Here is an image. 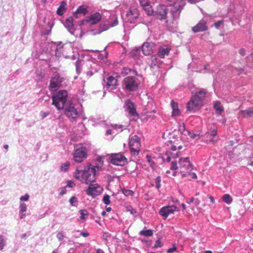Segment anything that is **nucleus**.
<instances>
[{
  "label": "nucleus",
  "instance_id": "obj_1",
  "mask_svg": "<svg viewBox=\"0 0 253 253\" xmlns=\"http://www.w3.org/2000/svg\"><path fill=\"white\" fill-rule=\"evenodd\" d=\"M101 166L89 164L85 166L83 170L77 168L74 173V177L82 183L88 185L94 183L96 179L97 171Z\"/></svg>",
  "mask_w": 253,
  "mask_h": 253
},
{
  "label": "nucleus",
  "instance_id": "obj_2",
  "mask_svg": "<svg viewBox=\"0 0 253 253\" xmlns=\"http://www.w3.org/2000/svg\"><path fill=\"white\" fill-rule=\"evenodd\" d=\"M170 169L172 170L178 169L182 177H184L187 176L188 173L192 170L193 166L190 162L189 158H181L178 160V166L176 161H172Z\"/></svg>",
  "mask_w": 253,
  "mask_h": 253
},
{
  "label": "nucleus",
  "instance_id": "obj_3",
  "mask_svg": "<svg viewBox=\"0 0 253 253\" xmlns=\"http://www.w3.org/2000/svg\"><path fill=\"white\" fill-rule=\"evenodd\" d=\"M207 93L206 89H202L192 95L190 100L186 104L187 110L195 112L199 110L203 104V100Z\"/></svg>",
  "mask_w": 253,
  "mask_h": 253
},
{
  "label": "nucleus",
  "instance_id": "obj_4",
  "mask_svg": "<svg viewBox=\"0 0 253 253\" xmlns=\"http://www.w3.org/2000/svg\"><path fill=\"white\" fill-rule=\"evenodd\" d=\"M135 76H128L125 77L122 83V87L126 92L137 91L141 84L142 77L137 75L135 71Z\"/></svg>",
  "mask_w": 253,
  "mask_h": 253
},
{
  "label": "nucleus",
  "instance_id": "obj_5",
  "mask_svg": "<svg viewBox=\"0 0 253 253\" xmlns=\"http://www.w3.org/2000/svg\"><path fill=\"white\" fill-rule=\"evenodd\" d=\"M68 97V92L66 90H59L57 93L52 96V104L54 105L58 110L63 109L66 105Z\"/></svg>",
  "mask_w": 253,
  "mask_h": 253
},
{
  "label": "nucleus",
  "instance_id": "obj_6",
  "mask_svg": "<svg viewBox=\"0 0 253 253\" xmlns=\"http://www.w3.org/2000/svg\"><path fill=\"white\" fill-rule=\"evenodd\" d=\"M87 149L82 144H79L75 147L74 159L77 163H81L86 157Z\"/></svg>",
  "mask_w": 253,
  "mask_h": 253
},
{
  "label": "nucleus",
  "instance_id": "obj_7",
  "mask_svg": "<svg viewBox=\"0 0 253 253\" xmlns=\"http://www.w3.org/2000/svg\"><path fill=\"white\" fill-rule=\"evenodd\" d=\"M55 47V55L57 57H63L65 58H70L71 56L69 55V53H71L72 48L70 46H66L62 45L61 43H58L57 45L54 44Z\"/></svg>",
  "mask_w": 253,
  "mask_h": 253
},
{
  "label": "nucleus",
  "instance_id": "obj_8",
  "mask_svg": "<svg viewBox=\"0 0 253 253\" xmlns=\"http://www.w3.org/2000/svg\"><path fill=\"white\" fill-rule=\"evenodd\" d=\"M64 80V78L61 77L59 74H54L50 81L49 90L52 92L56 91L59 88L62 86Z\"/></svg>",
  "mask_w": 253,
  "mask_h": 253
},
{
  "label": "nucleus",
  "instance_id": "obj_9",
  "mask_svg": "<svg viewBox=\"0 0 253 253\" xmlns=\"http://www.w3.org/2000/svg\"><path fill=\"white\" fill-rule=\"evenodd\" d=\"M65 114L71 121H76L79 115V112L75 108L74 104L69 103L65 106Z\"/></svg>",
  "mask_w": 253,
  "mask_h": 253
},
{
  "label": "nucleus",
  "instance_id": "obj_10",
  "mask_svg": "<svg viewBox=\"0 0 253 253\" xmlns=\"http://www.w3.org/2000/svg\"><path fill=\"white\" fill-rule=\"evenodd\" d=\"M88 185L85 192L88 196H91L92 198L100 195L103 191V188L99 184L92 183Z\"/></svg>",
  "mask_w": 253,
  "mask_h": 253
},
{
  "label": "nucleus",
  "instance_id": "obj_11",
  "mask_svg": "<svg viewBox=\"0 0 253 253\" xmlns=\"http://www.w3.org/2000/svg\"><path fill=\"white\" fill-rule=\"evenodd\" d=\"M139 16V12L136 6H130L126 14V19L130 23H135L137 22Z\"/></svg>",
  "mask_w": 253,
  "mask_h": 253
},
{
  "label": "nucleus",
  "instance_id": "obj_12",
  "mask_svg": "<svg viewBox=\"0 0 253 253\" xmlns=\"http://www.w3.org/2000/svg\"><path fill=\"white\" fill-rule=\"evenodd\" d=\"M129 145L130 151L133 155H136L138 154L141 146L139 137L136 135L132 136L130 138Z\"/></svg>",
  "mask_w": 253,
  "mask_h": 253
},
{
  "label": "nucleus",
  "instance_id": "obj_13",
  "mask_svg": "<svg viewBox=\"0 0 253 253\" xmlns=\"http://www.w3.org/2000/svg\"><path fill=\"white\" fill-rule=\"evenodd\" d=\"M126 162V158L121 153L113 154L110 156V163L114 165L122 166Z\"/></svg>",
  "mask_w": 253,
  "mask_h": 253
},
{
  "label": "nucleus",
  "instance_id": "obj_14",
  "mask_svg": "<svg viewBox=\"0 0 253 253\" xmlns=\"http://www.w3.org/2000/svg\"><path fill=\"white\" fill-rule=\"evenodd\" d=\"M124 108L126 112L130 116L138 117V115L136 112L134 104L129 99H127L125 102Z\"/></svg>",
  "mask_w": 253,
  "mask_h": 253
},
{
  "label": "nucleus",
  "instance_id": "obj_15",
  "mask_svg": "<svg viewBox=\"0 0 253 253\" xmlns=\"http://www.w3.org/2000/svg\"><path fill=\"white\" fill-rule=\"evenodd\" d=\"M168 10L166 6L163 4H159L154 12L153 15L160 20L166 19L167 17Z\"/></svg>",
  "mask_w": 253,
  "mask_h": 253
},
{
  "label": "nucleus",
  "instance_id": "obj_16",
  "mask_svg": "<svg viewBox=\"0 0 253 253\" xmlns=\"http://www.w3.org/2000/svg\"><path fill=\"white\" fill-rule=\"evenodd\" d=\"M103 85L106 86L108 90H113L116 88L117 85V79L112 76H109L106 80L104 79Z\"/></svg>",
  "mask_w": 253,
  "mask_h": 253
},
{
  "label": "nucleus",
  "instance_id": "obj_17",
  "mask_svg": "<svg viewBox=\"0 0 253 253\" xmlns=\"http://www.w3.org/2000/svg\"><path fill=\"white\" fill-rule=\"evenodd\" d=\"M176 210L177 207L175 206H168L161 209L159 213L166 219L169 214L173 213Z\"/></svg>",
  "mask_w": 253,
  "mask_h": 253
},
{
  "label": "nucleus",
  "instance_id": "obj_18",
  "mask_svg": "<svg viewBox=\"0 0 253 253\" xmlns=\"http://www.w3.org/2000/svg\"><path fill=\"white\" fill-rule=\"evenodd\" d=\"M207 22L203 19L201 20L198 23L192 27V30L194 33L204 32L208 30Z\"/></svg>",
  "mask_w": 253,
  "mask_h": 253
},
{
  "label": "nucleus",
  "instance_id": "obj_19",
  "mask_svg": "<svg viewBox=\"0 0 253 253\" xmlns=\"http://www.w3.org/2000/svg\"><path fill=\"white\" fill-rule=\"evenodd\" d=\"M154 46L155 44L153 42H147L142 44L140 49L144 55H149L153 52Z\"/></svg>",
  "mask_w": 253,
  "mask_h": 253
},
{
  "label": "nucleus",
  "instance_id": "obj_20",
  "mask_svg": "<svg viewBox=\"0 0 253 253\" xmlns=\"http://www.w3.org/2000/svg\"><path fill=\"white\" fill-rule=\"evenodd\" d=\"M88 6L82 5L78 7L76 11L74 13V16L76 18H79L81 16L85 15L88 13Z\"/></svg>",
  "mask_w": 253,
  "mask_h": 253
},
{
  "label": "nucleus",
  "instance_id": "obj_21",
  "mask_svg": "<svg viewBox=\"0 0 253 253\" xmlns=\"http://www.w3.org/2000/svg\"><path fill=\"white\" fill-rule=\"evenodd\" d=\"M101 17V15L99 13L96 12L87 17L84 21L89 23L91 25H94L99 22Z\"/></svg>",
  "mask_w": 253,
  "mask_h": 253
},
{
  "label": "nucleus",
  "instance_id": "obj_22",
  "mask_svg": "<svg viewBox=\"0 0 253 253\" xmlns=\"http://www.w3.org/2000/svg\"><path fill=\"white\" fill-rule=\"evenodd\" d=\"M171 48L167 45L161 46L157 53V55L161 58H164L169 55Z\"/></svg>",
  "mask_w": 253,
  "mask_h": 253
},
{
  "label": "nucleus",
  "instance_id": "obj_23",
  "mask_svg": "<svg viewBox=\"0 0 253 253\" xmlns=\"http://www.w3.org/2000/svg\"><path fill=\"white\" fill-rule=\"evenodd\" d=\"M65 26L68 31L72 35L74 34L75 30L74 27L73 20L72 17L66 19L65 23Z\"/></svg>",
  "mask_w": 253,
  "mask_h": 253
},
{
  "label": "nucleus",
  "instance_id": "obj_24",
  "mask_svg": "<svg viewBox=\"0 0 253 253\" xmlns=\"http://www.w3.org/2000/svg\"><path fill=\"white\" fill-rule=\"evenodd\" d=\"M27 210V205L24 203H20L19 205V216L22 219L25 218L27 214L26 212Z\"/></svg>",
  "mask_w": 253,
  "mask_h": 253
},
{
  "label": "nucleus",
  "instance_id": "obj_25",
  "mask_svg": "<svg viewBox=\"0 0 253 253\" xmlns=\"http://www.w3.org/2000/svg\"><path fill=\"white\" fill-rule=\"evenodd\" d=\"M239 115L243 118H251L253 117V107H250L244 110H240Z\"/></svg>",
  "mask_w": 253,
  "mask_h": 253
},
{
  "label": "nucleus",
  "instance_id": "obj_26",
  "mask_svg": "<svg viewBox=\"0 0 253 253\" xmlns=\"http://www.w3.org/2000/svg\"><path fill=\"white\" fill-rule=\"evenodd\" d=\"M171 106L172 109V115L173 117H177L180 115V111L178 109V104L173 100L171 101Z\"/></svg>",
  "mask_w": 253,
  "mask_h": 253
},
{
  "label": "nucleus",
  "instance_id": "obj_27",
  "mask_svg": "<svg viewBox=\"0 0 253 253\" xmlns=\"http://www.w3.org/2000/svg\"><path fill=\"white\" fill-rule=\"evenodd\" d=\"M66 2L64 1H62L60 2V5L58 7L56 13L59 16H62L66 12Z\"/></svg>",
  "mask_w": 253,
  "mask_h": 253
},
{
  "label": "nucleus",
  "instance_id": "obj_28",
  "mask_svg": "<svg viewBox=\"0 0 253 253\" xmlns=\"http://www.w3.org/2000/svg\"><path fill=\"white\" fill-rule=\"evenodd\" d=\"M179 130H183L184 131H186L185 129V126L184 125L180 126L179 127ZM187 133L189 135V136L193 139H195L197 140L200 138V132L197 131V132H190L189 131L186 130Z\"/></svg>",
  "mask_w": 253,
  "mask_h": 253
},
{
  "label": "nucleus",
  "instance_id": "obj_29",
  "mask_svg": "<svg viewBox=\"0 0 253 253\" xmlns=\"http://www.w3.org/2000/svg\"><path fill=\"white\" fill-rule=\"evenodd\" d=\"M213 108L215 112L218 115H220L224 111L223 106L221 105V103L219 101H216L214 103Z\"/></svg>",
  "mask_w": 253,
  "mask_h": 253
},
{
  "label": "nucleus",
  "instance_id": "obj_30",
  "mask_svg": "<svg viewBox=\"0 0 253 253\" xmlns=\"http://www.w3.org/2000/svg\"><path fill=\"white\" fill-rule=\"evenodd\" d=\"M90 66L91 67L92 70L86 72L87 76L89 77H91L94 73L97 72L99 69V67L95 63H93L92 65H90Z\"/></svg>",
  "mask_w": 253,
  "mask_h": 253
},
{
  "label": "nucleus",
  "instance_id": "obj_31",
  "mask_svg": "<svg viewBox=\"0 0 253 253\" xmlns=\"http://www.w3.org/2000/svg\"><path fill=\"white\" fill-rule=\"evenodd\" d=\"M140 47H135L130 53V55L134 58H137L141 51Z\"/></svg>",
  "mask_w": 253,
  "mask_h": 253
},
{
  "label": "nucleus",
  "instance_id": "obj_32",
  "mask_svg": "<svg viewBox=\"0 0 253 253\" xmlns=\"http://www.w3.org/2000/svg\"><path fill=\"white\" fill-rule=\"evenodd\" d=\"M148 15H152L154 14V10L150 3L142 7Z\"/></svg>",
  "mask_w": 253,
  "mask_h": 253
},
{
  "label": "nucleus",
  "instance_id": "obj_33",
  "mask_svg": "<svg viewBox=\"0 0 253 253\" xmlns=\"http://www.w3.org/2000/svg\"><path fill=\"white\" fill-rule=\"evenodd\" d=\"M139 234L141 236L150 237L153 235V232L151 229L142 230L140 231Z\"/></svg>",
  "mask_w": 253,
  "mask_h": 253
},
{
  "label": "nucleus",
  "instance_id": "obj_34",
  "mask_svg": "<svg viewBox=\"0 0 253 253\" xmlns=\"http://www.w3.org/2000/svg\"><path fill=\"white\" fill-rule=\"evenodd\" d=\"M159 60L155 56H151L149 59L148 62L151 64V66H158Z\"/></svg>",
  "mask_w": 253,
  "mask_h": 253
},
{
  "label": "nucleus",
  "instance_id": "obj_35",
  "mask_svg": "<svg viewBox=\"0 0 253 253\" xmlns=\"http://www.w3.org/2000/svg\"><path fill=\"white\" fill-rule=\"evenodd\" d=\"M6 240L3 235H0V251H2L6 246Z\"/></svg>",
  "mask_w": 253,
  "mask_h": 253
},
{
  "label": "nucleus",
  "instance_id": "obj_36",
  "mask_svg": "<svg viewBox=\"0 0 253 253\" xmlns=\"http://www.w3.org/2000/svg\"><path fill=\"white\" fill-rule=\"evenodd\" d=\"M70 166V163L69 162H66V163L61 165L60 167V170L63 172H66L68 171L69 166Z\"/></svg>",
  "mask_w": 253,
  "mask_h": 253
},
{
  "label": "nucleus",
  "instance_id": "obj_37",
  "mask_svg": "<svg viewBox=\"0 0 253 253\" xmlns=\"http://www.w3.org/2000/svg\"><path fill=\"white\" fill-rule=\"evenodd\" d=\"M223 201L227 204H230L232 202V198L229 194H225L222 197Z\"/></svg>",
  "mask_w": 253,
  "mask_h": 253
},
{
  "label": "nucleus",
  "instance_id": "obj_38",
  "mask_svg": "<svg viewBox=\"0 0 253 253\" xmlns=\"http://www.w3.org/2000/svg\"><path fill=\"white\" fill-rule=\"evenodd\" d=\"M69 203L72 206L76 207L78 205V199L75 196H72L69 199Z\"/></svg>",
  "mask_w": 253,
  "mask_h": 253
},
{
  "label": "nucleus",
  "instance_id": "obj_39",
  "mask_svg": "<svg viewBox=\"0 0 253 253\" xmlns=\"http://www.w3.org/2000/svg\"><path fill=\"white\" fill-rule=\"evenodd\" d=\"M79 212L80 213V218L81 219H84L86 218L88 212L86 210H81Z\"/></svg>",
  "mask_w": 253,
  "mask_h": 253
},
{
  "label": "nucleus",
  "instance_id": "obj_40",
  "mask_svg": "<svg viewBox=\"0 0 253 253\" xmlns=\"http://www.w3.org/2000/svg\"><path fill=\"white\" fill-rule=\"evenodd\" d=\"M110 197L109 195L106 194L103 196L102 201L103 203L106 205H109L110 204Z\"/></svg>",
  "mask_w": 253,
  "mask_h": 253
},
{
  "label": "nucleus",
  "instance_id": "obj_41",
  "mask_svg": "<svg viewBox=\"0 0 253 253\" xmlns=\"http://www.w3.org/2000/svg\"><path fill=\"white\" fill-rule=\"evenodd\" d=\"M155 184H156V188L158 190H159L161 187V176H157V177L156 178V179L155 180Z\"/></svg>",
  "mask_w": 253,
  "mask_h": 253
},
{
  "label": "nucleus",
  "instance_id": "obj_42",
  "mask_svg": "<svg viewBox=\"0 0 253 253\" xmlns=\"http://www.w3.org/2000/svg\"><path fill=\"white\" fill-rule=\"evenodd\" d=\"M123 193L126 196H132L134 195V192L131 190L124 189Z\"/></svg>",
  "mask_w": 253,
  "mask_h": 253
},
{
  "label": "nucleus",
  "instance_id": "obj_43",
  "mask_svg": "<svg viewBox=\"0 0 253 253\" xmlns=\"http://www.w3.org/2000/svg\"><path fill=\"white\" fill-rule=\"evenodd\" d=\"M112 19L114 20V21L113 23H110V26L112 27L115 26L117 25H118V21L117 17L115 15H112Z\"/></svg>",
  "mask_w": 253,
  "mask_h": 253
},
{
  "label": "nucleus",
  "instance_id": "obj_44",
  "mask_svg": "<svg viewBox=\"0 0 253 253\" xmlns=\"http://www.w3.org/2000/svg\"><path fill=\"white\" fill-rule=\"evenodd\" d=\"M49 114L48 112L41 111L40 113V117L41 119H44Z\"/></svg>",
  "mask_w": 253,
  "mask_h": 253
},
{
  "label": "nucleus",
  "instance_id": "obj_45",
  "mask_svg": "<svg viewBox=\"0 0 253 253\" xmlns=\"http://www.w3.org/2000/svg\"><path fill=\"white\" fill-rule=\"evenodd\" d=\"M208 134L210 136H211L213 137L215 136L217 134L216 129L213 128L212 129L210 130L208 132Z\"/></svg>",
  "mask_w": 253,
  "mask_h": 253
},
{
  "label": "nucleus",
  "instance_id": "obj_46",
  "mask_svg": "<svg viewBox=\"0 0 253 253\" xmlns=\"http://www.w3.org/2000/svg\"><path fill=\"white\" fill-rule=\"evenodd\" d=\"M177 249L176 246L175 244L173 245V247L172 248H170L168 249V250L167 251V253H172L176 251Z\"/></svg>",
  "mask_w": 253,
  "mask_h": 253
},
{
  "label": "nucleus",
  "instance_id": "obj_47",
  "mask_svg": "<svg viewBox=\"0 0 253 253\" xmlns=\"http://www.w3.org/2000/svg\"><path fill=\"white\" fill-rule=\"evenodd\" d=\"M30 198V196L28 194H26L24 196H21L20 198V201H27Z\"/></svg>",
  "mask_w": 253,
  "mask_h": 253
},
{
  "label": "nucleus",
  "instance_id": "obj_48",
  "mask_svg": "<svg viewBox=\"0 0 253 253\" xmlns=\"http://www.w3.org/2000/svg\"><path fill=\"white\" fill-rule=\"evenodd\" d=\"M223 22L224 21L222 20H219L214 24V26L216 29H218L220 26L223 23Z\"/></svg>",
  "mask_w": 253,
  "mask_h": 253
},
{
  "label": "nucleus",
  "instance_id": "obj_49",
  "mask_svg": "<svg viewBox=\"0 0 253 253\" xmlns=\"http://www.w3.org/2000/svg\"><path fill=\"white\" fill-rule=\"evenodd\" d=\"M139 1L142 7L150 3L148 0H139Z\"/></svg>",
  "mask_w": 253,
  "mask_h": 253
},
{
  "label": "nucleus",
  "instance_id": "obj_50",
  "mask_svg": "<svg viewBox=\"0 0 253 253\" xmlns=\"http://www.w3.org/2000/svg\"><path fill=\"white\" fill-rule=\"evenodd\" d=\"M162 246V245L161 242L160 240L159 239L156 241V242L154 245L153 248L156 249L158 248H160V247H161Z\"/></svg>",
  "mask_w": 253,
  "mask_h": 253
},
{
  "label": "nucleus",
  "instance_id": "obj_51",
  "mask_svg": "<svg viewBox=\"0 0 253 253\" xmlns=\"http://www.w3.org/2000/svg\"><path fill=\"white\" fill-rule=\"evenodd\" d=\"M75 186V182L73 180H68L67 182V186L70 188H73Z\"/></svg>",
  "mask_w": 253,
  "mask_h": 253
},
{
  "label": "nucleus",
  "instance_id": "obj_52",
  "mask_svg": "<svg viewBox=\"0 0 253 253\" xmlns=\"http://www.w3.org/2000/svg\"><path fill=\"white\" fill-rule=\"evenodd\" d=\"M56 237L60 241H61L63 240L64 235L62 232H59L57 233Z\"/></svg>",
  "mask_w": 253,
  "mask_h": 253
},
{
  "label": "nucleus",
  "instance_id": "obj_53",
  "mask_svg": "<svg viewBox=\"0 0 253 253\" xmlns=\"http://www.w3.org/2000/svg\"><path fill=\"white\" fill-rule=\"evenodd\" d=\"M80 63V62L79 61H77L76 63V71L78 74L81 72V69L79 65Z\"/></svg>",
  "mask_w": 253,
  "mask_h": 253
},
{
  "label": "nucleus",
  "instance_id": "obj_54",
  "mask_svg": "<svg viewBox=\"0 0 253 253\" xmlns=\"http://www.w3.org/2000/svg\"><path fill=\"white\" fill-rule=\"evenodd\" d=\"M234 144H235V142L234 141L230 140L226 142V145L225 147L227 148L230 146H233L234 145Z\"/></svg>",
  "mask_w": 253,
  "mask_h": 253
},
{
  "label": "nucleus",
  "instance_id": "obj_55",
  "mask_svg": "<svg viewBox=\"0 0 253 253\" xmlns=\"http://www.w3.org/2000/svg\"><path fill=\"white\" fill-rule=\"evenodd\" d=\"M189 175L191 176V177L193 179H196L197 178V175L194 172H191V171L189 172V173H187V176Z\"/></svg>",
  "mask_w": 253,
  "mask_h": 253
},
{
  "label": "nucleus",
  "instance_id": "obj_56",
  "mask_svg": "<svg viewBox=\"0 0 253 253\" xmlns=\"http://www.w3.org/2000/svg\"><path fill=\"white\" fill-rule=\"evenodd\" d=\"M66 193V190L65 187H63L60 189V191L59 193V195L61 196H63Z\"/></svg>",
  "mask_w": 253,
  "mask_h": 253
},
{
  "label": "nucleus",
  "instance_id": "obj_57",
  "mask_svg": "<svg viewBox=\"0 0 253 253\" xmlns=\"http://www.w3.org/2000/svg\"><path fill=\"white\" fill-rule=\"evenodd\" d=\"M166 156H167L166 158L164 157V160L167 162H169L171 160V158L170 156H168L167 154H166Z\"/></svg>",
  "mask_w": 253,
  "mask_h": 253
},
{
  "label": "nucleus",
  "instance_id": "obj_58",
  "mask_svg": "<svg viewBox=\"0 0 253 253\" xmlns=\"http://www.w3.org/2000/svg\"><path fill=\"white\" fill-rule=\"evenodd\" d=\"M239 53L241 56H244L245 55V50L244 48H241L239 50Z\"/></svg>",
  "mask_w": 253,
  "mask_h": 253
},
{
  "label": "nucleus",
  "instance_id": "obj_59",
  "mask_svg": "<svg viewBox=\"0 0 253 253\" xmlns=\"http://www.w3.org/2000/svg\"><path fill=\"white\" fill-rule=\"evenodd\" d=\"M194 203L195 205L196 206H198L200 204V201L198 199H195L194 198Z\"/></svg>",
  "mask_w": 253,
  "mask_h": 253
},
{
  "label": "nucleus",
  "instance_id": "obj_60",
  "mask_svg": "<svg viewBox=\"0 0 253 253\" xmlns=\"http://www.w3.org/2000/svg\"><path fill=\"white\" fill-rule=\"evenodd\" d=\"M146 160L147 162L150 164L153 161L151 160V157L150 155H147L146 157Z\"/></svg>",
  "mask_w": 253,
  "mask_h": 253
},
{
  "label": "nucleus",
  "instance_id": "obj_61",
  "mask_svg": "<svg viewBox=\"0 0 253 253\" xmlns=\"http://www.w3.org/2000/svg\"><path fill=\"white\" fill-rule=\"evenodd\" d=\"M81 235H82L83 237H86L89 235V234L87 232H82L81 233Z\"/></svg>",
  "mask_w": 253,
  "mask_h": 253
},
{
  "label": "nucleus",
  "instance_id": "obj_62",
  "mask_svg": "<svg viewBox=\"0 0 253 253\" xmlns=\"http://www.w3.org/2000/svg\"><path fill=\"white\" fill-rule=\"evenodd\" d=\"M194 198H192L190 199L187 201V203L190 204L193 202H194Z\"/></svg>",
  "mask_w": 253,
  "mask_h": 253
},
{
  "label": "nucleus",
  "instance_id": "obj_63",
  "mask_svg": "<svg viewBox=\"0 0 253 253\" xmlns=\"http://www.w3.org/2000/svg\"><path fill=\"white\" fill-rule=\"evenodd\" d=\"M209 198H210V199L211 202L212 204H213V203H214V199L213 197H212V196H210L209 197Z\"/></svg>",
  "mask_w": 253,
  "mask_h": 253
},
{
  "label": "nucleus",
  "instance_id": "obj_64",
  "mask_svg": "<svg viewBox=\"0 0 253 253\" xmlns=\"http://www.w3.org/2000/svg\"><path fill=\"white\" fill-rule=\"evenodd\" d=\"M150 165L151 166V167L152 168H154L155 166V163H154V162L152 161L151 163H150Z\"/></svg>",
  "mask_w": 253,
  "mask_h": 253
}]
</instances>
